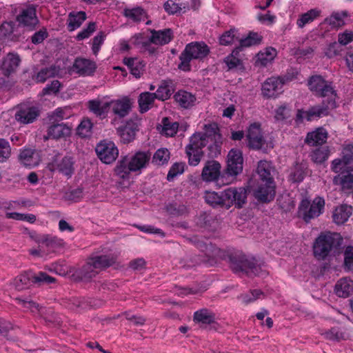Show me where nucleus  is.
Masks as SVG:
<instances>
[{"label":"nucleus","instance_id":"nucleus-1","mask_svg":"<svg viewBox=\"0 0 353 353\" xmlns=\"http://www.w3.org/2000/svg\"><path fill=\"white\" fill-rule=\"evenodd\" d=\"M307 85L312 92L325 99L322 105L313 106L308 110H299L296 116V123H301L304 120L312 121L325 116L329 109H333L336 106V93L331 82L326 81L320 75H314L308 80Z\"/></svg>","mask_w":353,"mask_h":353},{"label":"nucleus","instance_id":"nucleus-2","mask_svg":"<svg viewBox=\"0 0 353 353\" xmlns=\"http://www.w3.org/2000/svg\"><path fill=\"white\" fill-rule=\"evenodd\" d=\"M203 132H195L190 139L185 151L190 165H197L203 155V148L208 146L210 151L217 150L221 143V136L216 123L205 124Z\"/></svg>","mask_w":353,"mask_h":353},{"label":"nucleus","instance_id":"nucleus-3","mask_svg":"<svg viewBox=\"0 0 353 353\" xmlns=\"http://www.w3.org/2000/svg\"><path fill=\"white\" fill-rule=\"evenodd\" d=\"M132 101L129 97L123 96L117 99L103 101L98 99L88 102V108L97 116L105 117L110 110L119 118L127 116L132 108Z\"/></svg>","mask_w":353,"mask_h":353},{"label":"nucleus","instance_id":"nucleus-4","mask_svg":"<svg viewBox=\"0 0 353 353\" xmlns=\"http://www.w3.org/2000/svg\"><path fill=\"white\" fill-rule=\"evenodd\" d=\"M151 154L148 151H139L131 156L122 157L117 163L115 174L123 180L129 179L130 172L141 174L142 170L148 165Z\"/></svg>","mask_w":353,"mask_h":353},{"label":"nucleus","instance_id":"nucleus-5","mask_svg":"<svg viewBox=\"0 0 353 353\" xmlns=\"http://www.w3.org/2000/svg\"><path fill=\"white\" fill-rule=\"evenodd\" d=\"M210 52L208 46L203 42H193L186 46L180 55L179 68L183 71L190 70V61L192 59H202Z\"/></svg>","mask_w":353,"mask_h":353},{"label":"nucleus","instance_id":"nucleus-6","mask_svg":"<svg viewBox=\"0 0 353 353\" xmlns=\"http://www.w3.org/2000/svg\"><path fill=\"white\" fill-rule=\"evenodd\" d=\"M339 234L330 232L321 233L313 245V252L318 260L325 259L332 248L339 244Z\"/></svg>","mask_w":353,"mask_h":353},{"label":"nucleus","instance_id":"nucleus-7","mask_svg":"<svg viewBox=\"0 0 353 353\" xmlns=\"http://www.w3.org/2000/svg\"><path fill=\"white\" fill-rule=\"evenodd\" d=\"M248 188L246 187H230L223 190L224 208H230L232 206L240 209L247 202Z\"/></svg>","mask_w":353,"mask_h":353},{"label":"nucleus","instance_id":"nucleus-8","mask_svg":"<svg viewBox=\"0 0 353 353\" xmlns=\"http://www.w3.org/2000/svg\"><path fill=\"white\" fill-rule=\"evenodd\" d=\"M324 207L325 200L322 197L314 198L312 203L307 199H303L299 205V214L305 222H309L311 219L321 214L323 212Z\"/></svg>","mask_w":353,"mask_h":353},{"label":"nucleus","instance_id":"nucleus-9","mask_svg":"<svg viewBox=\"0 0 353 353\" xmlns=\"http://www.w3.org/2000/svg\"><path fill=\"white\" fill-rule=\"evenodd\" d=\"M54 279L48 276L45 272H39L34 275L32 272H25L17 276L14 281V285L17 290H22L29 287L31 283H51Z\"/></svg>","mask_w":353,"mask_h":353},{"label":"nucleus","instance_id":"nucleus-10","mask_svg":"<svg viewBox=\"0 0 353 353\" xmlns=\"http://www.w3.org/2000/svg\"><path fill=\"white\" fill-rule=\"evenodd\" d=\"M114 263V259L109 256H93L83 267L84 276L87 278H92L100 270L110 266Z\"/></svg>","mask_w":353,"mask_h":353},{"label":"nucleus","instance_id":"nucleus-11","mask_svg":"<svg viewBox=\"0 0 353 353\" xmlns=\"http://www.w3.org/2000/svg\"><path fill=\"white\" fill-rule=\"evenodd\" d=\"M98 158L104 163L110 164L114 162L119 155V150L112 141L103 140L95 148Z\"/></svg>","mask_w":353,"mask_h":353},{"label":"nucleus","instance_id":"nucleus-12","mask_svg":"<svg viewBox=\"0 0 353 353\" xmlns=\"http://www.w3.org/2000/svg\"><path fill=\"white\" fill-rule=\"evenodd\" d=\"M284 78L271 77L262 84L261 92L266 98H276L283 92Z\"/></svg>","mask_w":353,"mask_h":353},{"label":"nucleus","instance_id":"nucleus-13","mask_svg":"<svg viewBox=\"0 0 353 353\" xmlns=\"http://www.w3.org/2000/svg\"><path fill=\"white\" fill-rule=\"evenodd\" d=\"M243 159L242 152L237 149H232L228 154L225 172L231 176H236L243 170Z\"/></svg>","mask_w":353,"mask_h":353},{"label":"nucleus","instance_id":"nucleus-14","mask_svg":"<svg viewBox=\"0 0 353 353\" xmlns=\"http://www.w3.org/2000/svg\"><path fill=\"white\" fill-rule=\"evenodd\" d=\"M17 21L21 26L33 29L39 22L36 8L33 5L23 8L17 16Z\"/></svg>","mask_w":353,"mask_h":353},{"label":"nucleus","instance_id":"nucleus-15","mask_svg":"<svg viewBox=\"0 0 353 353\" xmlns=\"http://www.w3.org/2000/svg\"><path fill=\"white\" fill-rule=\"evenodd\" d=\"M274 181L262 182L253 191L256 199L261 202H270L273 200L276 193Z\"/></svg>","mask_w":353,"mask_h":353},{"label":"nucleus","instance_id":"nucleus-16","mask_svg":"<svg viewBox=\"0 0 353 353\" xmlns=\"http://www.w3.org/2000/svg\"><path fill=\"white\" fill-rule=\"evenodd\" d=\"M221 164L215 160L208 161L202 170L201 179L205 182H218L221 177Z\"/></svg>","mask_w":353,"mask_h":353},{"label":"nucleus","instance_id":"nucleus-17","mask_svg":"<svg viewBox=\"0 0 353 353\" xmlns=\"http://www.w3.org/2000/svg\"><path fill=\"white\" fill-rule=\"evenodd\" d=\"M39 112L37 108L30 104H22L15 113V119L23 124L32 123L39 116Z\"/></svg>","mask_w":353,"mask_h":353},{"label":"nucleus","instance_id":"nucleus-18","mask_svg":"<svg viewBox=\"0 0 353 353\" xmlns=\"http://www.w3.org/2000/svg\"><path fill=\"white\" fill-rule=\"evenodd\" d=\"M246 138L250 148L258 150L263 147L265 141L259 123H254L249 126Z\"/></svg>","mask_w":353,"mask_h":353},{"label":"nucleus","instance_id":"nucleus-19","mask_svg":"<svg viewBox=\"0 0 353 353\" xmlns=\"http://www.w3.org/2000/svg\"><path fill=\"white\" fill-rule=\"evenodd\" d=\"M352 161H353V143H350L343 147L342 157L332 161L331 169L334 172L339 173Z\"/></svg>","mask_w":353,"mask_h":353},{"label":"nucleus","instance_id":"nucleus-20","mask_svg":"<svg viewBox=\"0 0 353 353\" xmlns=\"http://www.w3.org/2000/svg\"><path fill=\"white\" fill-rule=\"evenodd\" d=\"M48 168L52 171L59 172L70 177L74 173V161L71 157H65L61 161L57 159L49 163Z\"/></svg>","mask_w":353,"mask_h":353},{"label":"nucleus","instance_id":"nucleus-21","mask_svg":"<svg viewBox=\"0 0 353 353\" xmlns=\"http://www.w3.org/2000/svg\"><path fill=\"white\" fill-rule=\"evenodd\" d=\"M339 172L333 179L334 184L341 186L344 192H350L353 189V168L346 166Z\"/></svg>","mask_w":353,"mask_h":353},{"label":"nucleus","instance_id":"nucleus-22","mask_svg":"<svg viewBox=\"0 0 353 353\" xmlns=\"http://www.w3.org/2000/svg\"><path fill=\"white\" fill-rule=\"evenodd\" d=\"M20 63L21 59L18 54L14 52L8 53L3 58L0 70L5 77H8L17 71Z\"/></svg>","mask_w":353,"mask_h":353},{"label":"nucleus","instance_id":"nucleus-23","mask_svg":"<svg viewBox=\"0 0 353 353\" xmlns=\"http://www.w3.org/2000/svg\"><path fill=\"white\" fill-rule=\"evenodd\" d=\"M96 68L94 61L83 58L76 59L72 66V70L81 76L92 75Z\"/></svg>","mask_w":353,"mask_h":353},{"label":"nucleus","instance_id":"nucleus-24","mask_svg":"<svg viewBox=\"0 0 353 353\" xmlns=\"http://www.w3.org/2000/svg\"><path fill=\"white\" fill-rule=\"evenodd\" d=\"M19 159L23 165L29 168L38 165L41 161L39 153L35 150L29 148L21 150Z\"/></svg>","mask_w":353,"mask_h":353},{"label":"nucleus","instance_id":"nucleus-25","mask_svg":"<svg viewBox=\"0 0 353 353\" xmlns=\"http://www.w3.org/2000/svg\"><path fill=\"white\" fill-rule=\"evenodd\" d=\"M352 214V207L347 204H343L336 207L332 214L334 222L337 225L345 223Z\"/></svg>","mask_w":353,"mask_h":353},{"label":"nucleus","instance_id":"nucleus-26","mask_svg":"<svg viewBox=\"0 0 353 353\" xmlns=\"http://www.w3.org/2000/svg\"><path fill=\"white\" fill-rule=\"evenodd\" d=\"M327 139V132L323 128H318L307 133L305 142L310 145H317L324 143Z\"/></svg>","mask_w":353,"mask_h":353},{"label":"nucleus","instance_id":"nucleus-27","mask_svg":"<svg viewBox=\"0 0 353 353\" xmlns=\"http://www.w3.org/2000/svg\"><path fill=\"white\" fill-rule=\"evenodd\" d=\"M70 132L71 128L69 126L64 123H58L52 125L49 128L48 136L46 139H58L70 135Z\"/></svg>","mask_w":353,"mask_h":353},{"label":"nucleus","instance_id":"nucleus-28","mask_svg":"<svg viewBox=\"0 0 353 353\" xmlns=\"http://www.w3.org/2000/svg\"><path fill=\"white\" fill-rule=\"evenodd\" d=\"M334 291L339 297H347L353 292V281L347 278L341 279L335 285Z\"/></svg>","mask_w":353,"mask_h":353},{"label":"nucleus","instance_id":"nucleus-29","mask_svg":"<svg viewBox=\"0 0 353 353\" xmlns=\"http://www.w3.org/2000/svg\"><path fill=\"white\" fill-rule=\"evenodd\" d=\"M273 167L271 162L268 161H260L258 163L257 174H259L261 181L270 182L274 181L272 176Z\"/></svg>","mask_w":353,"mask_h":353},{"label":"nucleus","instance_id":"nucleus-30","mask_svg":"<svg viewBox=\"0 0 353 353\" xmlns=\"http://www.w3.org/2000/svg\"><path fill=\"white\" fill-rule=\"evenodd\" d=\"M156 99L154 93L149 92L141 93L138 98L140 112L145 113L150 110L153 107Z\"/></svg>","mask_w":353,"mask_h":353},{"label":"nucleus","instance_id":"nucleus-31","mask_svg":"<svg viewBox=\"0 0 353 353\" xmlns=\"http://www.w3.org/2000/svg\"><path fill=\"white\" fill-rule=\"evenodd\" d=\"M277 54L275 48L268 47L260 51L256 56V63L263 66L271 63Z\"/></svg>","mask_w":353,"mask_h":353},{"label":"nucleus","instance_id":"nucleus-32","mask_svg":"<svg viewBox=\"0 0 353 353\" xmlns=\"http://www.w3.org/2000/svg\"><path fill=\"white\" fill-rule=\"evenodd\" d=\"M172 38V32L170 29L152 31L150 37L152 43L157 45H164L169 43Z\"/></svg>","mask_w":353,"mask_h":353},{"label":"nucleus","instance_id":"nucleus-33","mask_svg":"<svg viewBox=\"0 0 353 353\" xmlns=\"http://www.w3.org/2000/svg\"><path fill=\"white\" fill-rule=\"evenodd\" d=\"M85 19L86 14L83 11L70 12L68 20V28L69 31H74L79 28Z\"/></svg>","mask_w":353,"mask_h":353},{"label":"nucleus","instance_id":"nucleus-34","mask_svg":"<svg viewBox=\"0 0 353 353\" xmlns=\"http://www.w3.org/2000/svg\"><path fill=\"white\" fill-rule=\"evenodd\" d=\"M205 202L213 208H224L223 191L220 193L214 191H206L204 194Z\"/></svg>","mask_w":353,"mask_h":353},{"label":"nucleus","instance_id":"nucleus-35","mask_svg":"<svg viewBox=\"0 0 353 353\" xmlns=\"http://www.w3.org/2000/svg\"><path fill=\"white\" fill-rule=\"evenodd\" d=\"M123 63L128 67L135 77H139L144 68V64L139 58L128 57L123 59Z\"/></svg>","mask_w":353,"mask_h":353},{"label":"nucleus","instance_id":"nucleus-36","mask_svg":"<svg viewBox=\"0 0 353 353\" xmlns=\"http://www.w3.org/2000/svg\"><path fill=\"white\" fill-rule=\"evenodd\" d=\"M174 98L181 107L185 108L192 106L196 99L193 94L184 90L177 92Z\"/></svg>","mask_w":353,"mask_h":353},{"label":"nucleus","instance_id":"nucleus-37","mask_svg":"<svg viewBox=\"0 0 353 353\" xmlns=\"http://www.w3.org/2000/svg\"><path fill=\"white\" fill-rule=\"evenodd\" d=\"M173 87L170 81H163L154 94L155 97L161 101H165L170 97L173 93Z\"/></svg>","mask_w":353,"mask_h":353},{"label":"nucleus","instance_id":"nucleus-38","mask_svg":"<svg viewBox=\"0 0 353 353\" xmlns=\"http://www.w3.org/2000/svg\"><path fill=\"white\" fill-rule=\"evenodd\" d=\"M60 74V67L55 65L50 66V68H46L39 71L35 77V81L38 83H43L48 79L54 77L55 76H59Z\"/></svg>","mask_w":353,"mask_h":353},{"label":"nucleus","instance_id":"nucleus-39","mask_svg":"<svg viewBox=\"0 0 353 353\" xmlns=\"http://www.w3.org/2000/svg\"><path fill=\"white\" fill-rule=\"evenodd\" d=\"M178 129L179 123L177 122H173L166 117L163 119L160 130L162 134L166 137H173L176 134Z\"/></svg>","mask_w":353,"mask_h":353},{"label":"nucleus","instance_id":"nucleus-40","mask_svg":"<svg viewBox=\"0 0 353 353\" xmlns=\"http://www.w3.org/2000/svg\"><path fill=\"white\" fill-rule=\"evenodd\" d=\"M214 314L207 309H201L194 312V320L202 324H210L214 321Z\"/></svg>","mask_w":353,"mask_h":353},{"label":"nucleus","instance_id":"nucleus-41","mask_svg":"<svg viewBox=\"0 0 353 353\" xmlns=\"http://www.w3.org/2000/svg\"><path fill=\"white\" fill-rule=\"evenodd\" d=\"M320 14L317 9H311L301 14L297 19L296 24L299 28H303L306 24L312 22Z\"/></svg>","mask_w":353,"mask_h":353},{"label":"nucleus","instance_id":"nucleus-42","mask_svg":"<svg viewBox=\"0 0 353 353\" xmlns=\"http://www.w3.org/2000/svg\"><path fill=\"white\" fill-rule=\"evenodd\" d=\"M170 157V153L167 148L158 149L153 155L152 162L158 165L167 164Z\"/></svg>","mask_w":353,"mask_h":353},{"label":"nucleus","instance_id":"nucleus-43","mask_svg":"<svg viewBox=\"0 0 353 353\" xmlns=\"http://www.w3.org/2000/svg\"><path fill=\"white\" fill-rule=\"evenodd\" d=\"M262 41V36L257 32H250L248 36L240 39L241 47H250L259 44Z\"/></svg>","mask_w":353,"mask_h":353},{"label":"nucleus","instance_id":"nucleus-44","mask_svg":"<svg viewBox=\"0 0 353 353\" xmlns=\"http://www.w3.org/2000/svg\"><path fill=\"white\" fill-rule=\"evenodd\" d=\"M319 334L325 339L330 341H340L345 339V334L337 328H332L329 330L324 331L321 330Z\"/></svg>","mask_w":353,"mask_h":353},{"label":"nucleus","instance_id":"nucleus-45","mask_svg":"<svg viewBox=\"0 0 353 353\" xmlns=\"http://www.w3.org/2000/svg\"><path fill=\"white\" fill-rule=\"evenodd\" d=\"M124 15L134 21H139L145 17V13L142 8L137 7L131 9H125Z\"/></svg>","mask_w":353,"mask_h":353},{"label":"nucleus","instance_id":"nucleus-46","mask_svg":"<svg viewBox=\"0 0 353 353\" xmlns=\"http://www.w3.org/2000/svg\"><path fill=\"white\" fill-rule=\"evenodd\" d=\"M330 154L327 148H317L311 154L312 160L316 163H321L326 161Z\"/></svg>","mask_w":353,"mask_h":353},{"label":"nucleus","instance_id":"nucleus-47","mask_svg":"<svg viewBox=\"0 0 353 353\" xmlns=\"http://www.w3.org/2000/svg\"><path fill=\"white\" fill-rule=\"evenodd\" d=\"M237 30L236 29H230V30L225 31L220 37L219 43L223 46H228L238 39Z\"/></svg>","mask_w":353,"mask_h":353},{"label":"nucleus","instance_id":"nucleus-48","mask_svg":"<svg viewBox=\"0 0 353 353\" xmlns=\"http://www.w3.org/2000/svg\"><path fill=\"white\" fill-rule=\"evenodd\" d=\"M11 156V147L9 142L0 139V163L6 162Z\"/></svg>","mask_w":353,"mask_h":353},{"label":"nucleus","instance_id":"nucleus-49","mask_svg":"<svg viewBox=\"0 0 353 353\" xmlns=\"http://www.w3.org/2000/svg\"><path fill=\"white\" fill-rule=\"evenodd\" d=\"M290 117V108L286 104L278 107L274 112V119L277 121H283Z\"/></svg>","mask_w":353,"mask_h":353},{"label":"nucleus","instance_id":"nucleus-50","mask_svg":"<svg viewBox=\"0 0 353 353\" xmlns=\"http://www.w3.org/2000/svg\"><path fill=\"white\" fill-rule=\"evenodd\" d=\"M185 167V163L183 162L174 163L168 172L167 179L170 181L174 180L176 176L183 173Z\"/></svg>","mask_w":353,"mask_h":353},{"label":"nucleus","instance_id":"nucleus-51","mask_svg":"<svg viewBox=\"0 0 353 353\" xmlns=\"http://www.w3.org/2000/svg\"><path fill=\"white\" fill-rule=\"evenodd\" d=\"M92 123L90 119H84L77 128V133L82 137H87L91 134Z\"/></svg>","mask_w":353,"mask_h":353},{"label":"nucleus","instance_id":"nucleus-52","mask_svg":"<svg viewBox=\"0 0 353 353\" xmlns=\"http://www.w3.org/2000/svg\"><path fill=\"white\" fill-rule=\"evenodd\" d=\"M238 52V49L233 50L232 54L228 56L224 60L225 64L230 70L236 68L241 65V61L237 57Z\"/></svg>","mask_w":353,"mask_h":353},{"label":"nucleus","instance_id":"nucleus-53","mask_svg":"<svg viewBox=\"0 0 353 353\" xmlns=\"http://www.w3.org/2000/svg\"><path fill=\"white\" fill-rule=\"evenodd\" d=\"M338 42L341 46H346L353 42V31L345 30L338 34Z\"/></svg>","mask_w":353,"mask_h":353},{"label":"nucleus","instance_id":"nucleus-54","mask_svg":"<svg viewBox=\"0 0 353 353\" xmlns=\"http://www.w3.org/2000/svg\"><path fill=\"white\" fill-rule=\"evenodd\" d=\"M70 116V109L65 108H58L52 113V117L56 120H62L69 118Z\"/></svg>","mask_w":353,"mask_h":353},{"label":"nucleus","instance_id":"nucleus-55","mask_svg":"<svg viewBox=\"0 0 353 353\" xmlns=\"http://www.w3.org/2000/svg\"><path fill=\"white\" fill-rule=\"evenodd\" d=\"M61 87V83L59 81L55 80L52 81L50 84H48L46 88H44L42 90V93L43 95L50 94H56L59 91V88Z\"/></svg>","mask_w":353,"mask_h":353},{"label":"nucleus","instance_id":"nucleus-56","mask_svg":"<svg viewBox=\"0 0 353 353\" xmlns=\"http://www.w3.org/2000/svg\"><path fill=\"white\" fill-rule=\"evenodd\" d=\"M96 24L94 23H90L86 28L78 33L77 39L81 41L88 38L94 32Z\"/></svg>","mask_w":353,"mask_h":353},{"label":"nucleus","instance_id":"nucleus-57","mask_svg":"<svg viewBox=\"0 0 353 353\" xmlns=\"http://www.w3.org/2000/svg\"><path fill=\"white\" fill-rule=\"evenodd\" d=\"M105 35L103 32L98 34L92 41V51L97 55L100 50L101 45L103 43Z\"/></svg>","mask_w":353,"mask_h":353},{"label":"nucleus","instance_id":"nucleus-58","mask_svg":"<svg viewBox=\"0 0 353 353\" xmlns=\"http://www.w3.org/2000/svg\"><path fill=\"white\" fill-rule=\"evenodd\" d=\"M137 228H139V230L145 233L158 234L161 236H165L163 232L161 229L157 228L150 225H139L137 226Z\"/></svg>","mask_w":353,"mask_h":353},{"label":"nucleus","instance_id":"nucleus-59","mask_svg":"<svg viewBox=\"0 0 353 353\" xmlns=\"http://www.w3.org/2000/svg\"><path fill=\"white\" fill-rule=\"evenodd\" d=\"M339 44L336 42L331 43L325 52V55L329 58L338 55L341 52Z\"/></svg>","mask_w":353,"mask_h":353},{"label":"nucleus","instance_id":"nucleus-60","mask_svg":"<svg viewBox=\"0 0 353 353\" xmlns=\"http://www.w3.org/2000/svg\"><path fill=\"white\" fill-rule=\"evenodd\" d=\"M164 9L169 14H174L181 10L179 4L172 0H168L164 3Z\"/></svg>","mask_w":353,"mask_h":353},{"label":"nucleus","instance_id":"nucleus-61","mask_svg":"<svg viewBox=\"0 0 353 353\" xmlns=\"http://www.w3.org/2000/svg\"><path fill=\"white\" fill-rule=\"evenodd\" d=\"M252 297H248V295L243 296V300L245 303H249L253 301H255L259 299H263L265 297V294L260 290H254L251 292Z\"/></svg>","mask_w":353,"mask_h":353},{"label":"nucleus","instance_id":"nucleus-62","mask_svg":"<svg viewBox=\"0 0 353 353\" xmlns=\"http://www.w3.org/2000/svg\"><path fill=\"white\" fill-rule=\"evenodd\" d=\"M305 173L302 168H299L296 171L291 172L290 179L293 182L299 183L304 179Z\"/></svg>","mask_w":353,"mask_h":353},{"label":"nucleus","instance_id":"nucleus-63","mask_svg":"<svg viewBox=\"0 0 353 353\" xmlns=\"http://www.w3.org/2000/svg\"><path fill=\"white\" fill-rule=\"evenodd\" d=\"M14 28V23L12 21H6L3 22L1 27L0 31L4 34L7 35L12 32Z\"/></svg>","mask_w":353,"mask_h":353},{"label":"nucleus","instance_id":"nucleus-64","mask_svg":"<svg viewBox=\"0 0 353 353\" xmlns=\"http://www.w3.org/2000/svg\"><path fill=\"white\" fill-rule=\"evenodd\" d=\"M345 61L348 70L353 72V50L347 52L345 57Z\"/></svg>","mask_w":353,"mask_h":353}]
</instances>
